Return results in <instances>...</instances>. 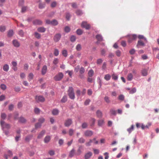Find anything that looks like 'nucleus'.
<instances>
[{"instance_id": "nucleus-62", "label": "nucleus", "mask_w": 159, "mask_h": 159, "mask_svg": "<svg viewBox=\"0 0 159 159\" xmlns=\"http://www.w3.org/2000/svg\"><path fill=\"white\" fill-rule=\"evenodd\" d=\"M70 17V15L69 13H67L66 14V18L68 20H69Z\"/></svg>"}, {"instance_id": "nucleus-30", "label": "nucleus", "mask_w": 159, "mask_h": 159, "mask_svg": "<svg viewBox=\"0 0 159 159\" xmlns=\"http://www.w3.org/2000/svg\"><path fill=\"white\" fill-rule=\"evenodd\" d=\"M104 100L105 102L107 103H109L110 102V100L109 98L107 96H105L104 98Z\"/></svg>"}, {"instance_id": "nucleus-46", "label": "nucleus", "mask_w": 159, "mask_h": 159, "mask_svg": "<svg viewBox=\"0 0 159 159\" xmlns=\"http://www.w3.org/2000/svg\"><path fill=\"white\" fill-rule=\"evenodd\" d=\"M59 61V60L57 58H55L53 61V63L54 65H56L58 64Z\"/></svg>"}, {"instance_id": "nucleus-18", "label": "nucleus", "mask_w": 159, "mask_h": 159, "mask_svg": "<svg viewBox=\"0 0 159 159\" xmlns=\"http://www.w3.org/2000/svg\"><path fill=\"white\" fill-rule=\"evenodd\" d=\"M45 133V130H42L39 134L37 138L40 139L44 135Z\"/></svg>"}, {"instance_id": "nucleus-56", "label": "nucleus", "mask_w": 159, "mask_h": 159, "mask_svg": "<svg viewBox=\"0 0 159 159\" xmlns=\"http://www.w3.org/2000/svg\"><path fill=\"white\" fill-rule=\"evenodd\" d=\"M135 52V50L134 48H133L131 49L129 51V53L131 55H133L134 54Z\"/></svg>"}, {"instance_id": "nucleus-17", "label": "nucleus", "mask_w": 159, "mask_h": 159, "mask_svg": "<svg viewBox=\"0 0 159 159\" xmlns=\"http://www.w3.org/2000/svg\"><path fill=\"white\" fill-rule=\"evenodd\" d=\"M51 140V137L49 135L46 136L44 139V142L45 143H48Z\"/></svg>"}, {"instance_id": "nucleus-6", "label": "nucleus", "mask_w": 159, "mask_h": 159, "mask_svg": "<svg viewBox=\"0 0 159 159\" xmlns=\"http://www.w3.org/2000/svg\"><path fill=\"white\" fill-rule=\"evenodd\" d=\"M63 76V74L61 72H59L55 76V80H61Z\"/></svg>"}, {"instance_id": "nucleus-38", "label": "nucleus", "mask_w": 159, "mask_h": 159, "mask_svg": "<svg viewBox=\"0 0 159 159\" xmlns=\"http://www.w3.org/2000/svg\"><path fill=\"white\" fill-rule=\"evenodd\" d=\"M92 140L91 139H90L89 141L86 143H85V145L86 146H89L91 145V144L92 142Z\"/></svg>"}, {"instance_id": "nucleus-45", "label": "nucleus", "mask_w": 159, "mask_h": 159, "mask_svg": "<svg viewBox=\"0 0 159 159\" xmlns=\"http://www.w3.org/2000/svg\"><path fill=\"white\" fill-rule=\"evenodd\" d=\"M82 30L80 29H78L76 31V33L78 35H80L82 34Z\"/></svg>"}, {"instance_id": "nucleus-37", "label": "nucleus", "mask_w": 159, "mask_h": 159, "mask_svg": "<svg viewBox=\"0 0 159 159\" xmlns=\"http://www.w3.org/2000/svg\"><path fill=\"white\" fill-rule=\"evenodd\" d=\"M94 73L93 70L91 69L88 72V75L89 77H91L93 76Z\"/></svg>"}, {"instance_id": "nucleus-8", "label": "nucleus", "mask_w": 159, "mask_h": 159, "mask_svg": "<svg viewBox=\"0 0 159 159\" xmlns=\"http://www.w3.org/2000/svg\"><path fill=\"white\" fill-rule=\"evenodd\" d=\"M83 149V147L82 146H79L78 147V148L77 151V152L76 153L75 155L77 156L80 155L82 153V150Z\"/></svg>"}, {"instance_id": "nucleus-61", "label": "nucleus", "mask_w": 159, "mask_h": 159, "mask_svg": "<svg viewBox=\"0 0 159 159\" xmlns=\"http://www.w3.org/2000/svg\"><path fill=\"white\" fill-rule=\"evenodd\" d=\"M81 49V45L80 44H79L76 46V49L77 51H80Z\"/></svg>"}, {"instance_id": "nucleus-59", "label": "nucleus", "mask_w": 159, "mask_h": 159, "mask_svg": "<svg viewBox=\"0 0 159 159\" xmlns=\"http://www.w3.org/2000/svg\"><path fill=\"white\" fill-rule=\"evenodd\" d=\"M57 3L56 2L54 1L52 2L51 6L52 7H55L57 5Z\"/></svg>"}, {"instance_id": "nucleus-28", "label": "nucleus", "mask_w": 159, "mask_h": 159, "mask_svg": "<svg viewBox=\"0 0 159 159\" xmlns=\"http://www.w3.org/2000/svg\"><path fill=\"white\" fill-rule=\"evenodd\" d=\"M33 136L31 135H29L27 136L25 138V140L27 142H29L32 139Z\"/></svg>"}, {"instance_id": "nucleus-48", "label": "nucleus", "mask_w": 159, "mask_h": 159, "mask_svg": "<svg viewBox=\"0 0 159 159\" xmlns=\"http://www.w3.org/2000/svg\"><path fill=\"white\" fill-rule=\"evenodd\" d=\"M134 128V125H132L130 128L127 129V131L129 133H130L133 130Z\"/></svg>"}, {"instance_id": "nucleus-5", "label": "nucleus", "mask_w": 159, "mask_h": 159, "mask_svg": "<svg viewBox=\"0 0 159 159\" xmlns=\"http://www.w3.org/2000/svg\"><path fill=\"white\" fill-rule=\"evenodd\" d=\"M72 120L71 119H68L66 120L64 123V125L66 127H69L72 123Z\"/></svg>"}, {"instance_id": "nucleus-31", "label": "nucleus", "mask_w": 159, "mask_h": 159, "mask_svg": "<svg viewBox=\"0 0 159 159\" xmlns=\"http://www.w3.org/2000/svg\"><path fill=\"white\" fill-rule=\"evenodd\" d=\"M13 34V31L12 30H9L7 33V35L9 37H11Z\"/></svg>"}, {"instance_id": "nucleus-1", "label": "nucleus", "mask_w": 159, "mask_h": 159, "mask_svg": "<svg viewBox=\"0 0 159 159\" xmlns=\"http://www.w3.org/2000/svg\"><path fill=\"white\" fill-rule=\"evenodd\" d=\"M68 93L69 97L71 99H74L75 97L73 89L72 87H69Z\"/></svg>"}, {"instance_id": "nucleus-14", "label": "nucleus", "mask_w": 159, "mask_h": 159, "mask_svg": "<svg viewBox=\"0 0 159 159\" xmlns=\"http://www.w3.org/2000/svg\"><path fill=\"white\" fill-rule=\"evenodd\" d=\"M145 46L144 43L141 40H139L138 41L137 47L138 48H140V46Z\"/></svg>"}, {"instance_id": "nucleus-53", "label": "nucleus", "mask_w": 159, "mask_h": 159, "mask_svg": "<svg viewBox=\"0 0 159 159\" xmlns=\"http://www.w3.org/2000/svg\"><path fill=\"white\" fill-rule=\"evenodd\" d=\"M118 99L122 101H123L124 99V96L122 94L120 95L118 97Z\"/></svg>"}, {"instance_id": "nucleus-64", "label": "nucleus", "mask_w": 159, "mask_h": 159, "mask_svg": "<svg viewBox=\"0 0 159 159\" xmlns=\"http://www.w3.org/2000/svg\"><path fill=\"white\" fill-rule=\"evenodd\" d=\"M76 95L78 97H79L80 95L81 94V92L80 90H77L76 91Z\"/></svg>"}, {"instance_id": "nucleus-32", "label": "nucleus", "mask_w": 159, "mask_h": 159, "mask_svg": "<svg viewBox=\"0 0 159 159\" xmlns=\"http://www.w3.org/2000/svg\"><path fill=\"white\" fill-rule=\"evenodd\" d=\"M96 114L97 116L99 118H101L102 116V113L99 110L97 111L96 112Z\"/></svg>"}, {"instance_id": "nucleus-3", "label": "nucleus", "mask_w": 159, "mask_h": 159, "mask_svg": "<svg viewBox=\"0 0 159 159\" xmlns=\"http://www.w3.org/2000/svg\"><path fill=\"white\" fill-rule=\"evenodd\" d=\"M35 99L36 101L38 102H43L45 100L44 98L41 96H36L35 97Z\"/></svg>"}, {"instance_id": "nucleus-9", "label": "nucleus", "mask_w": 159, "mask_h": 159, "mask_svg": "<svg viewBox=\"0 0 159 159\" xmlns=\"http://www.w3.org/2000/svg\"><path fill=\"white\" fill-rule=\"evenodd\" d=\"M93 132L89 130H86L84 132V135L86 137H90L93 135Z\"/></svg>"}, {"instance_id": "nucleus-20", "label": "nucleus", "mask_w": 159, "mask_h": 159, "mask_svg": "<svg viewBox=\"0 0 159 159\" xmlns=\"http://www.w3.org/2000/svg\"><path fill=\"white\" fill-rule=\"evenodd\" d=\"M46 30V29L43 27H39L37 29L38 31L41 33H43L45 32Z\"/></svg>"}, {"instance_id": "nucleus-49", "label": "nucleus", "mask_w": 159, "mask_h": 159, "mask_svg": "<svg viewBox=\"0 0 159 159\" xmlns=\"http://www.w3.org/2000/svg\"><path fill=\"white\" fill-rule=\"evenodd\" d=\"M85 141V140L83 138H81L78 140V142L80 143H84Z\"/></svg>"}, {"instance_id": "nucleus-2", "label": "nucleus", "mask_w": 159, "mask_h": 159, "mask_svg": "<svg viewBox=\"0 0 159 159\" xmlns=\"http://www.w3.org/2000/svg\"><path fill=\"white\" fill-rule=\"evenodd\" d=\"M127 36L129 37L128 41L129 43H131L133 40H136L137 37L135 34L128 35Z\"/></svg>"}, {"instance_id": "nucleus-60", "label": "nucleus", "mask_w": 159, "mask_h": 159, "mask_svg": "<svg viewBox=\"0 0 159 159\" xmlns=\"http://www.w3.org/2000/svg\"><path fill=\"white\" fill-rule=\"evenodd\" d=\"M112 79L113 80H117L118 79V75L115 74H113L112 75Z\"/></svg>"}, {"instance_id": "nucleus-40", "label": "nucleus", "mask_w": 159, "mask_h": 159, "mask_svg": "<svg viewBox=\"0 0 159 159\" xmlns=\"http://www.w3.org/2000/svg\"><path fill=\"white\" fill-rule=\"evenodd\" d=\"M76 13L78 16H81L83 14V12L79 10H77L76 11Z\"/></svg>"}, {"instance_id": "nucleus-51", "label": "nucleus", "mask_w": 159, "mask_h": 159, "mask_svg": "<svg viewBox=\"0 0 159 159\" xmlns=\"http://www.w3.org/2000/svg\"><path fill=\"white\" fill-rule=\"evenodd\" d=\"M88 125V124L86 122L83 123L82 125V127L83 129H85L87 128Z\"/></svg>"}, {"instance_id": "nucleus-23", "label": "nucleus", "mask_w": 159, "mask_h": 159, "mask_svg": "<svg viewBox=\"0 0 159 159\" xmlns=\"http://www.w3.org/2000/svg\"><path fill=\"white\" fill-rule=\"evenodd\" d=\"M59 113V111L57 109H53L52 111V114L54 115H57Z\"/></svg>"}, {"instance_id": "nucleus-39", "label": "nucleus", "mask_w": 159, "mask_h": 159, "mask_svg": "<svg viewBox=\"0 0 159 159\" xmlns=\"http://www.w3.org/2000/svg\"><path fill=\"white\" fill-rule=\"evenodd\" d=\"M104 123V121L102 120H100L98 121V125L99 126H101Z\"/></svg>"}, {"instance_id": "nucleus-12", "label": "nucleus", "mask_w": 159, "mask_h": 159, "mask_svg": "<svg viewBox=\"0 0 159 159\" xmlns=\"http://www.w3.org/2000/svg\"><path fill=\"white\" fill-rule=\"evenodd\" d=\"M12 43L14 46L16 48H18L20 46V43L16 39L13 40Z\"/></svg>"}, {"instance_id": "nucleus-10", "label": "nucleus", "mask_w": 159, "mask_h": 159, "mask_svg": "<svg viewBox=\"0 0 159 159\" xmlns=\"http://www.w3.org/2000/svg\"><path fill=\"white\" fill-rule=\"evenodd\" d=\"M33 24L35 25H40L42 24V21L39 19H36L33 21Z\"/></svg>"}, {"instance_id": "nucleus-36", "label": "nucleus", "mask_w": 159, "mask_h": 159, "mask_svg": "<svg viewBox=\"0 0 159 159\" xmlns=\"http://www.w3.org/2000/svg\"><path fill=\"white\" fill-rule=\"evenodd\" d=\"M138 37L139 39H144V40H145V41L146 42H147L146 38L144 37V36H143V35H139Z\"/></svg>"}, {"instance_id": "nucleus-63", "label": "nucleus", "mask_w": 159, "mask_h": 159, "mask_svg": "<svg viewBox=\"0 0 159 159\" xmlns=\"http://www.w3.org/2000/svg\"><path fill=\"white\" fill-rule=\"evenodd\" d=\"M85 70L83 67H81L80 69V72L81 74H82L84 72Z\"/></svg>"}, {"instance_id": "nucleus-22", "label": "nucleus", "mask_w": 159, "mask_h": 159, "mask_svg": "<svg viewBox=\"0 0 159 159\" xmlns=\"http://www.w3.org/2000/svg\"><path fill=\"white\" fill-rule=\"evenodd\" d=\"M151 125V124L150 123H148L146 125L142 124L141 125V128L143 129H144L145 128L148 129L149 128V127Z\"/></svg>"}, {"instance_id": "nucleus-42", "label": "nucleus", "mask_w": 159, "mask_h": 159, "mask_svg": "<svg viewBox=\"0 0 159 159\" xmlns=\"http://www.w3.org/2000/svg\"><path fill=\"white\" fill-rule=\"evenodd\" d=\"M62 55L65 57H66L67 56V51L66 50H64L62 51Z\"/></svg>"}, {"instance_id": "nucleus-54", "label": "nucleus", "mask_w": 159, "mask_h": 159, "mask_svg": "<svg viewBox=\"0 0 159 159\" xmlns=\"http://www.w3.org/2000/svg\"><path fill=\"white\" fill-rule=\"evenodd\" d=\"M70 41L72 42H75L76 40V37L74 35H72L70 38Z\"/></svg>"}, {"instance_id": "nucleus-19", "label": "nucleus", "mask_w": 159, "mask_h": 159, "mask_svg": "<svg viewBox=\"0 0 159 159\" xmlns=\"http://www.w3.org/2000/svg\"><path fill=\"white\" fill-rule=\"evenodd\" d=\"M9 66L7 64H5L3 66V70L5 72H7L9 70Z\"/></svg>"}, {"instance_id": "nucleus-50", "label": "nucleus", "mask_w": 159, "mask_h": 159, "mask_svg": "<svg viewBox=\"0 0 159 159\" xmlns=\"http://www.w3.org/2000/svg\"><path fill=\"white\" fill-rule=\"evenodd\" d=\"M64 30L66 32L68 33L70 31V28L69 27L66 26L64 28Z\"/></svg>"}, {"instance_id": "nucleus-24", "label": "nucleus", "mask_w": 159, "mask_h": 159, "mask_svg": "<svg viewBox=\"0 0 159 159\" xmlns=\"http://www.w3.org/2000/svg\"><path fill=\"white\" fill-rule=\"evenodd\" d=\"M58 24V22L56 20L54 19L51 21V25L55 26L57 25Z\"/></svg>"}, {"instance_id": "nucleus-27", "label": "nucleus", "mask_w": 159, "mask_h": 159, "mask_svg": "<svg viewBox=\"0 0 159 159\" xmlns=\"http://www.w3.org/2000/svg\"><path fill=\"white\" fill-rule=\"evenodd\" d=\"M142 74L143 76H146L148 74L147 70L145 69H143L141 71Z\"/></svg>"}, {"instance_id": "nucleus-13", "label": "nucleus", "mask_w": 159, "mask_h": 159, "mask_svg": "<svg viewBox=\"0 0 159 159\" xmlns=\"http://www.w3.org/2000/svg\"><path fill=\"white\" fill-rule=\"evenodd\" d=\"M92 155V152H89L85 154L84 156V158L85 159H89Z\"/></svg>"}, {"instance_id": "nucleus-41", "label": "nucleus", "mask_w": 159, "mask_h": 159, "mask_svg": "<svg viewBox=\"0 0 159 159\" xmlns=\"http://www.w3.org/2000/svg\"><path fill=\"white\" fill-rule=\"evenodd\" d=\"M6 27L3 25H2L0 26V31L3 32L6 30Z\"/></svg>"}, {"instance_id": "nucleus-15", "label": "nucleus", "mask_w": 159, "mask_h": 159, "mask_svg": "<svg viewBox=\"0 0 159 159\" xmlns=\"http://www.w3.org/2000/svg\"><path fill=\"white\" fill-rule=\"evenodd\" d=\"M75 150L74 149H72L69 152V156L70 157H73L75 155Z\"/></svg>"}, {"instance_id": "nucleus-21", "label": "nucleus", "mask_w": 159, "mask_h": 159, "mask_svg": "<svg viewBox=\"0 0 159 159\" xmlns=\"http://www.w3.org/2000/svg\"><path fill=\"white\" fill-rule=\"evenodd\" d=\"M47 67L46 65L44 66L42 70V74L44 75L46 73L47 70Z\"/></svg>"}, {"instance_id": "nucleus-33", "label": "nucleus", "mask_w": 159, "mask_h": 159, "mask_svg": "<svg viewBox=\"0 0 159 159\" xmlns=\"http://www.w3.org/2000/svg\"><path fill=\"white\" fill-rule=\"evenodd\" d=\"M28 7L27 6H23L21 8V11L22 13H25L26 12V10L27 9Z\"/></svg>"}, {"instance_id": "nucleus-26", "label": "nucleus", "mask_w": 159, "mask_h": 159, "mask_svg": "<svg viewBox=\"0 0 159 159\" xmlns=\"http://www.w3.org/2000/svg\"><path fill=\"white\" fill-rule=\"evenodd\" d=\"M45 121V119L42 117H40L38 120L39 122L41 124H42V123L44 122Z\"/></svg>"}, {"instance_id": "nucleus-44", "label": "nucleus", "mask_w": 159, "mask_h": 159, "mask_svg": "<svg viewBox=\"0 0 159 159\" xmlns=\"http://www.w3.org/2000/svg\"><path fill=\"white\" fill-rule=\"evenodd\" d=\"M95 121V120L94 118H92L90 121L91 126H93L94 124Z\"/></svg>"}, {"instance_id": "nucleus-47", "label": "nucleus", "mask_w": 159, "mask_h": 159, "mask_svg": "<svg viewBox=\"0 0 159 159\" xmlns=\"http://www.w3.org/2000/svg\"><path fill=\"white\" fill-rule=\"evenodd\" d=\"M111 78V75L109 74H107L105 75L104 78L105 80H110Z\"/></svg>"}, {"instance_id": "nucleus-52", "label": "nucleus", "mask_w": 159, "mask_h": 159, "mask_svg": "<svg viewBox=\"0 0 159 159\" xmlns=\"http://www.w3.org/2000/svg\"><path fill=\"white\" fill-rule=\"evenodd\" d=\"M66 73H68L69 75L71 77L72 75L73 74V71L72 70H68L66 72Z\"/></svg>"}, {"instance_id": "nucleus-25", "label": "nucleus", "mask_w": 159, "mask_h": 159, "mask_svg": "<svg viewBox=\"0 0 159 159\" xmlns=\"http://www.w3.org/2000/svg\"><path fill=\"white\" fill-rule=\"evenodd\" d=\"M34 34L35 37H36L37 39H39L41 38V34L37 32H35Z\"/></svg>"}, {"instance_id": "nucleus-55", "label": "nucleus", "mask_w": 159, "mask_h": 159, "mask_svg": "<svg viewBox=\"0 0 159 159\" xmlns=\"http://www.w3.org/2000/svg\"><path fill=\"white\" fill-rule=\"evenodd\" d=\"M74 133V131L73 129H69V134L70 136H72L73 135Z\"/></svg>"}, {"instance_id": "nucleus-57", "label": "nucleus", "mask_w": 159, "mask_h": 159, "mask_svg": "<svg viewBox=\"0 0 159 159\" xmlns=\"http://www.w3.org/2000/svg\"><path fill=\"white\" fill-rule=\"evenodd\" d=\"M45 4L44 3H40L39 5V7L40 9H42L45 7Z\"/></svg>"}, {"instance_id": "nucleus-7", "label": "nucleus", "mask_w": 159, "mask_h": 159, "mask_svg": "<svg viewBox=\"0 0 159 159\" xmlns=\"http://www.w3.org/2000/svg\"><path fill=\"white\" fill-rule=\"evenodd\" d=\"M81 26L82 27L85 28L87 30H89L90 28V25L88 24L87 22L85 21L82 22Z\"/></svg>"}, {"instance_id": "nucleus-58", "label": "nucleus", "mask_w": 159, "mask_h": 159, "mask_svg": "<svg viewBox=\"0 0 159 159\" xmlns=\"http://www.w3.org/2000/svg\"><path fill=\"white\" fill-rule=\"evenodd\" d=\"M24 3V0H19V4L20 6L23 7Z\"/></svg>"}, {"instance_id": "nucleus-16", "label": "nucleus", "mask_w": 159, "mask_h": 159, "mask_svg": "<svg viewBox=\"0 0 159 159\" xmlns=\"http://www.w3.org/2000/svg\"><path fill=\"white\" fill-rule=\"evenodd\" d=\"M96 37L98 40L97 42V43H98L99 42L102 41L103 40V38L100 34H97Z\"/></svg>"}, {"instance_id": "nucleus-29", "label": "nucleus", "mask_w": 159, "mask_h": 159, "mask_svg": "<svg viewBox=\"0 0 159 159\" xmlns=\"http://www.w3.org/2000/svg\"><path fill=\"white\" fill-rule=\"evenodd\" d=\"M67 101V97L66 96H64L61 100L62 103H65Z\"/></svg>"}, {"instance_id": "nucleus-11", "label": "nucleus", "mask_w": 159, "mask_h": 159, "mask_svg": "<svg viewBox=\"0 0 159 159\" xmlns=\"http://www.w3.org/2000/svg\"><path fill=\"white\" fill-rule=\"evenodd\" d=\"M61 34H58L55 35L54 37V40L55 42L58 41L61 38Z\"/></svg>"}, {"instance_id": "nucleus-4", "label": "nucleus", "mask_w": 159, "mask_h": 159, "mask_svg": "<svg viewBox=\"0 0 159 159\" xmlns=\"http://www.w3.org/2000/svg\"><path fill=\"white\" fill-rule=\"evenodd\" d=\"M1 125L2 126L3 128H5L9 129L10 128L11 126L10 125L6 124L5 123L4 121L1 120Z\"/></svg>"}, {"instance_id": "nucleus-43", "label": "nucleus", "mask_w": 159, "mask_h": 159, "mask_svg": "<svg viewBox=\"0 0 159 159\" xmlns=\"http://www.w3.org/2000/svg\"><path fill=\"white\" fill-rule=\"evenodd\" d=\"M40 110L38 108H35L34 109V112L36 114H39L40 112Z\"/></svg>"}, {"instance_id": "nucleus-34", "label": "nucleus", "mask_w": 159, "mask_h": 159, "mask_svg": "<svg viewBox=\"0 0 159 159\" xmlns=\"http://www.w3.org/2000/svg\"><path fill=\"white\" fill-rule=\"evenodd\" d=\"M19 121L22 123H24L26 122V120L23 117H20L19 119Z\"/></svg>"}, {"instance_id": "nucleus-35", "label": "nucleus", "mask_w": 159, "mask_h": 159, "mask_svg": "<svg viewBox=\"0 0 159 159\" xmlns=\"http://www.w3.org/2000/svg\"><path fill=\"white\" fill-rule=\"evenodd\" d=\"M59 51L58 49L57 48H55L54 49V55L55 56H57L59 55Z\"/></svg>"}]
</instances>
